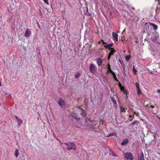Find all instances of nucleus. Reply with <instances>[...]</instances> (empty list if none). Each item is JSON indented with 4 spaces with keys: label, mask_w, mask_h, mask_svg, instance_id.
Returning <instances> with one entry per match:
<instances>
[{
    "label": "nucleus",
    "mask_w": 160,
    "mask_h": 160,
    "mask_svg": "<svg viewBox=\"0 0 160 160\" xmlns=\"http://www.w3.org/2000/svg\"><path fill=\"white\" fill-rule=\"evenodd\" d=\"M113 43H110L108 44H107L104 45V47L106 48H108L110 49L111 47L113 46Z\"/></svg>",
    "instance_id": "obj_12"
},
{
    "label": "nucleus",
    "mask_w": 160,
    "mask_h": 160,
    "mask_svg": "<svg viewBox=\"0 0 160 160\" xmlns=\"http://www.w3.org/2000/svg\"><path fill=\"white\" fill-rule=\"evenodd\" d=\"M150 107H151L152 108H153L154 107V106L152 105H150Z\"/></svg>",
    "instance_id": "obj_35"
},
{
    "label": "nucleus",
    "mask_w": 160,
    "mask_h": 160,
    "mask_svg": "<svg viewBox=\"0 0 160 160\" xmlns=\"http://www.w3.org/2000/svg\"><path fill=\"white\" fill-rule=\"evenodd\" d=\"M110 73L112 75V76H113V75H114L115 74V73L112 71Z\"/></svg>",
    "instance_id": "obj_34"
},
{
    "label": "nucleus",
    "mask_w": 160,
    "mask_h": 160,
    "mask_svg": "<svg viewBox=\"0 0 160 160\" xmlns=\"http://www.w3.org/2000/svg\"><path fill=\"white\" fill-rule=\"evenodd\" d=\"M139 123V122L137 120H135L132 123L130 124V126H133L134 125H138V124Z\"/></svg>",
    "instance_id": "obj_15"
},
{
    "label": "nucleus",
    "mask_w": 160,
    "mask_h": 160,
    "mask_svg": "<svg viewBox=\"0 0 160 160\" xmlns=\"http://www.w3.org/2000/svg\"><path fill=\"white\" fill-rule=\"evenodd\" d=\"M31 31L28 29L26 30V32L24 34L25 36L26 37H29L31 34Z\"/></svg>",
    "instance_id": "obj_7"
},
{
    "label": "nucleus",
    "mask_w": 160,
    "mask_h": 160,
    "mask_svg": "<svg viewBox=\"0 0 160 160\" xmlns=\"http://www.w3.org/2000/svg\"><path fill=\"white\" fill-rule=\"evenodd\" d=\"M137 93L138 95H141L142 93V92L141 91L140 89V88L137 89Z\"/></svg>",
    "instance_id": "obj_20"
},
{
    "label": "nucleus",
    "mask_w": 160,
    "mask_h": 160,
    "mask_svg": "<svg viewBox=\"0 0 160 160\" xmlns=\"http://www.w3.org/2000/svg\"><path fill=\"white\" fill-rule=\"evenodd\" d=\"M133 71L134 73L135 74H136V72H137V71L135 68L134 66L133 67Z\"/></svg>",
    "instance_id": "obj_24"
},
{
    "label": "nucleus",
    "mask_w": 160,
    "mask_h": 160,
    "mask_svg": "<svg viewBox=\"0 0 160 160\" xmlns=\"http://www.w3.org/2000/svg\"><path fill=\"white\" fill-rule=\"evenodd\" d=\"M19 155L18 150V149H16L15 151V156L17 158Z\"/></svg>",
    "instance_id": "obj_18"
},
{
    "label": "nucleus",
    "mask_w": 160,
    "mask_h": 160,
    "mask_svg": "<svg viewBox=\"0 0 160 160\" xmlns=\"http://www.w3.org/2000/svg\"><path fill=\"white\" fill-rule=\"evenodd\" d=\"M90 122L88 123V125L91 126H95L98 123V122L96 120H92L91 121L89 120Z\"/></svg>",
    "instance_id": "obj_6"
},
{
    "label": "nucleus",
    "mask_w": 160,
    "mask_h": 160,
    "mask_svg": "<svg viewBox=\"0 0 160 160\" xmlns=\"http://www.w3.org/2000/svg\"><path fill=\"white\" fill-rule=\"evenodd\" d=\"M112 153H113V156H116V155H115V154H114L113 152H112Z\"/></svg>",
    "instance_id": "obj_39"
},
{
    "label": "nucleus",
    "mask_w": 160,
    "mask_h": 160,
    "mask_svg": "<svg viewBox=\"0 0 160 160\" xmlns=\"http://www.w3.org/2000/svg\"><path fill=\"white\" fill-rule=\"evenodd\" d=\"M132 9H134V8H132Z\"/></svg>",
    "instance_id": "obj_44"
},
{
    "label": "nucleus",
    "mask_w": 160,
    "mask_h": 160,
    "mask_svg": "<svg viewBox=\"0 0 160 160\" xmlns=\"http://www.w3.org/2000/svg\"><path fill=\"white\" fill-rule=\"evenodd\" d=\"M112 101H113V102L114 103H116V101L115 100L113 101V100H112Z\"/></svg>",
    "instance_id": "obj_38"
},
{
    "label": "nucleus",
    "mask_w": 160,
    "mask_h": 160,
    "mask_svg": "<svg viewBox=\"0 0 160 160\" xmlns=\"http://www.w3.org/2000/svg\"><path fill=\"white\" fill-rule=\"evenodd\" d=\"M15 118H16V119H17V120H18V119H19V118H18V117L16 116H15Z\"/></svg>",
    "instance_id": "obj_37"
},
{
    "label": "nucleus",
    "mask_w": 160,
    "mask_h": 160,
    "mask_svg": "<svg viewBox=\"0 0 160 160\" xmlns=\"http://www.w3.org/2000/svg\"><path fill=\"white\" fill-rule=\"evenodd\" d=\"M80 75H81L80 74V73H78L76 74L75 75V76L76 78H78L80 76Z\"/></svg>",
    "instance_id": "obj_25"
},
{
    "label": "nucleus",
    "mask_w": 160,
    "mask_h": 160,
    "mask_svg": "<svg viewBox=\"0 0 160 160\" xmlns=\"http://www.w3.org/2000/svg\"><path fill=\"white\" fill-rule=\"evenodd\" d=\"M72 116L73 118L79 121L80 119V118L78 117L77 115H75L74 113L72 114Z\"/></svg>",
    "instance_id": "obj_13"
},
{
    "label": "nucleus",
    "mask_w": 160,
    "mask_h": 160,
    "mask_svg": "<svg viewBox=\"0 0 160 160\" xmlns=\"http://www.w3.org/2000/svg\"><path fill=\"white\" fill-rule=\"evenodd\" d=\"M125 158L128 160H133V157L131 152H127L124 154Z\"/></svg>",
    "instance_id": "obj_2"
},
{
    "label": "nucleus",
    "mask_w": 160,
    "mask_h": 160,
    "mask_svg": "<svg viewBox=\"0 0 160 160\" xmlns=\"http://www.w3.org/2000/svg\"><path fill=\"white\" fill-rule=\"evenodd\" d=\"M158 118L159 119V121H160V117H159Z\"/></svg>",
    "instance_id": "obj_43"
},
{
    "label": "nucleus",
    "mask_w": 160,
    "mask_h": 160,
    "mask_svg": "<svg viewBox=\"0 0 160 160\" xmlns=\"http://www.w3.org/2000/svg\"><path fill=\"white\" fill-rule=\"evenodd\" d=\"M150 24L151 25L152 27H153L154 29V30H156L158 28V26L157 25L154 24V23H150Z\"/></svg>",
    "instance_id": "obj_16"
},
{
    "label": "nucleus",
    "mask_w": 160,
    "mask_h": 160,
    "mask_svg": "<svg viewBox=\"0 0 160 160\" xmlns=\"http://www.w3.org/2000/svg\"><path fill=\"white\" fill-rule=\"evenodd\" d=\"M17 121L18 122V125H20L22 123V121L20 118L18 119V120H17Z\"/></svg>",
    "instance_id": "obj_21"
},
{
    "label": "nucleus",
    "mask_w": 160,
    "mask_h": 160,
    "mask_svg": "<svg viewBox=\"0 0 160 160\" xmlns=\"http://www.w3.org/2000/svg\"><path fill=\"white\" fill-rule=\"evenodd\" d=\"M157 92L158 93H160V89H158L157 90Z\"/></svg>",
    "instance_id": "obj_36"
},
{
    "label": "nucleus",
    "mask_w": 160,
    "mask_h": 160,
    "mask_svg": "<svg viewBox=\"0 0 160 160\" xmlns=\"http://www.w3.org/2000/svg\"><path fill=\"white\" fill-rule=\"evenodd\" d=\"M102 98H103V96H102V95H101V97L100 98V102H102Z\"/></svg>",
    "instance_id": "obj_33"
},
{
    "label": "nucleus",
    "mask_w": 160,
    "mask_h": 160,
    "mask_svg": "<svg viewBox=\"0 0 160 160\" xmlns=\"http://www.w3.org/2000/svg\"><path fill=\"white\" fill-rule=\"evenodd\" d=\"M129 117L130 118H132V119H131L130 120V121H132V120L133 118H134V115H129Z\"/></svg>",
    "instance_id": "obj_31"
},
{
    "label": "nucleus",
    "mask_w": 160,
    "mask_h": 160,
    "mask_svg": "<svg viewBox=\"0 0 160 160\" xmlns=\"http://www.w3.org/2000/svg\"><path fill=\"white\" fill-rule=\"evenodd\" d=\"M113 78H114V79L115 80V81H118V79L116 78V76L115 75H115H113Z\"/></svg>",
    "instance_id": "obj_30"
},
{
    "label": "nucleus",
    "mask_w": 160,
    "mask_h": 160,
    "mask_svg": "<svg viewBox=\"0 0 160 160\" xmlns=\"http://www.w3.org/2000/svg\"><path fill=\"white\" fill-rule=\"evenodd\" d=\"M108 71L110 73L112 71V70H111L110 67V65L109 64H108Z\"/></svg>",
    "instance_id": "obj_22"
},
{
    "label": "nucleus",
    "mask_w": 160,
    "mask_h": 160,
    "mask_svg": "<svg viewBox=\"0 0 160 160\" xmlns=\"http://www.w3.org/2000/svg\"><path fill=\"white\" fill-rule=\"evenodd\" d=\"M89 71L91 73H94L96 71V68L93 64H91L89 66Z\"/></svg>",
    "instance_id": "obj_3"
},
{
    "label": "nucleus",
    "mask_w": 160,
    "mask_h": 160,
    "mask_svg": "<svg viewBox=\"0 0 160 160\" xmlns=\"http://www.w3.org/2000/svg\"><path fill=\"white\" fill-rule=\"evenodd\" d=\"M112 35L113 38H114L116 42H118V35L116 33L113 32H112Z\"/></svg>",
    "instance_id": "obj_10"
},
{
    "label": "nucleus",
    "mask_w": 160,
    "mask_h": 160,
    "mask_svg": "<svg viewBox=\"0 0 160 160\" xmlns=\"http://www.w3.org/2000/svg\"><path fill=\"white\" fill-rule=\"evenodd\" d=\"M128 140L127 139H124L121 142V144L122 145H124L128 143Z\"/></svg>",
    "instance_id": "obj_14"
},
{
    "label": "nucleus",
    "mask_w": 160,
    "mask_h": 160,
    "mask_svg": "<svg viewBox=\"0 0 160 160\" xmlns=\"http://www.w3.org/2000/svg\"><path fill=\"white\" fill-rule=\"evenodd\" d=\"M120 89L122 91H124V88L123 86H121L120 87Z\"/></svg>",
    "instance_id": "obj_28"
},
{
    "label": "nucleus",
    "mask_w": 160,
    "mask_h": 160,
    "mask_svg": "<svg viewBox=\"0 0 160 160\" xmlns=\"http://www.w3.org/2000/svg\"><path fill=\"white\" fill-rule=\"evenodd\" d=\"M138 160H144V154L143 152H141L138 157Z\"/></svg>",
    "instance_id": "obj_11"
},
{
    "label": "nucleus",
    "mask_w": 160,
    "mask_h": 160,
    "mask_svg": "<svg viewBox=\"0 0 160 160\" xmlns=\"http://www.w3.org/2000/svg\"><path fill=\"white\" fill-rule=\"evenodd\" d=\"M58 103L62 107L65 104L64 101L61 98L59 99Z\"/></svg>",
    "instance_id": "obj_8"
},
{
    "label": "nucleus",
    "mask_w": 160,
    "mask_h": 160,
    "mask_svg": "<svg viewBox=\"0 0 160 160\" xmlns=\"http://www.w3.org/2000/svg\"><path fill=\"white\" fill-rule=\"evenodd\" d=\"M65 144L68 146V147H67V148L68 149H73L74 150L76 149V145L73 143L68 142L67 143H65Z\"/></svg>",
    "instance_id": "obj_1"
},
{
    "label": "nucleus",
    "mask_w": 160,
    "mask_h": 160,
    "mask_svg": "<svg viewBox=\"0 0 160 160\" xmlns=\"http://www.w3.org/2000/svg\"><path fill=\"white\" fill-rule=\"evenodd\" d=\"M97 62L98 66H99L102 64V61L101 58H98L97 59Z\"/></svg>",
    "instance_id": "obj_9"
},
{
    "label": "nucleus",
    "mask_w": 160,
    "mask_h": 160,
    "mask_svg": "<svg viewBox=\"0 0 160 160\" xmlns=\"http://www.w3.org/2000/svg\"><path fill=\"white\" fill-rule=\"evenodd\" d=\"M110 52L109 53L108 57V60L110 59L111 56L113 55L114 53L116 52L114 48H111L110 49Z\"/></svg>",
    "instance_id": "obj_5"
},
{
    "label": "nucleus",
    "mask_w": 160,
    "mask_h": 160,
    "mask_svg": "<svg viewBox=\"0 0 160 160\" xmlns=\"http://www.w3.org/2000/svg\"><path fill=\"white\" fill-rule=\"evenodd\" d=\"M116 133L115 132L111 133L107 136V137H108L111 136H115Z\"/></svg>",
    "instance_id": "obj_19"
},
{
    "label": "nucleus",
    "mask_w": 160,
    "mask_h": 160,
    "mask_svg": "<svg viewBox=\"0 0 160 160\" xmlns=\"http://www.w3.org/2000/svg\"><path fill=\"white\" fill-rule=\"evenodd\" d=\"M87 15L89 16L91 15V14L88 12V9L87 8V10L86 11V13H85Z\"/></svg>",
    "instance_id": "obj_23"
},
{
    "label": "nucleus",
    "mask_w": 160,
    "mask_h": 160,
    "mask_svg": "<svg viewBox=\"0 0 160 160\" xmlns=\"http://www.w3.org/2000/svg\"><path fill=\"white\" fill-rule=\"evenodd\" d=\"M130 56H129V55L127 56L126 57V59L127 61H128L129 59L130 58Z\"/></svg>",
    "instance_id": "obj_27"
},
{
    "label": "nucleus",
    "mask_w": 160,
    "mask_h": 160,
    "mask_svg": "<svg viewBox=\"0 0 160 160\" xmlns=\"http://www.w3.org/2000/svg\"><path fill=\"white\" fill-rule=\"evenodd\" d=\"M146 107H148V108H149V106H148V104L146 106Z\"/></svg>",
    "instance_id": "obj_41"
},
{
    "label": "nucleus",
    "mask_w": 160,
    "mask_h": 160,
    "mask_svg": "<svg viewBox=\"0 0 160 160\" xmlns=\"http://www.w3.org/2000/svg\"><path fill=\"white\" fill-rule=\"evenodd\" d=\"M135 85L137 89L140 88L139 87V84L138 82L135 83Z\"/></svg>",
    "instance_id": "obj_26"
},
{
    "label": "nucleus",
    "mask_w": 160,
    "mask_h": 160,
    "mask_svg": "<svg viewBox=\"0 0 160 160\" xmlns=\"http://www.w3.org/2000/svg\"><path fill=\"white\" fill-rule=\"evenodd\" d=\"M156 108H158V106H157Z\"/></svg>",
    "instance_id": "obj_42"
},
{
    "label": "nucleus",
    "mask_w": 160,
    "mask_h": 160,
    "mask_svg": "<svg viewBox=\"0 0 160 160\" xmlns=\"http://www.w3.org/2000/svg\"><path fill=\"white\" fill-rule=\"evenodd\" d=\"M44 2H45L47 4H48V0H43Z\"/></svg>",
    "instance_id": "obj_32"
},
{
    "label": "nucleus",
    "mask_w": 160,
    "mask_h": 160,
    "mask_svg": "<svg viewBox=\"0 0 160 160\" xmlns=\"http://www.w3.org/2000/svg\"><path fill=\"white\" fill-rule=\"evenodd\" d=\"M102 41L103 42V44H104L105 43L104 42V41H103L102 40Z\"/></svg>",
    "instance_id": "obj_40"
},
{
    "label": "nucleus",
    "mask_w": 160,
    "mask_h": 160,
    "mask_svg": "<svg viewBox=\"0 0 160 160\" xmlns=\"http://www.w3.org/2000/svg\"><path fill=\"white\" fill-rule=\"evenodd\" d=\"M120 112H125L126 111V110H127L126 108H124L121 106H120Z\"/></svg>",
    "instance_id": "obj_17"
},
{
    "label": "nucleus",
    "mask_w": 160,
    "mask_h": 160,
    "mask_svg": "<svg viewBox=\"0 0 160 160\" xmlns=\"http://www.w3.org/2000/svg\"><path fill=\"white\" fill-rule=\"evenodd\" d=\"M78 109H79V111L80 112L81 115L84 117H85L86 115L85 110L80 107L78 108Z\"/></svg>",
    "instance_id": "obj_4"
},
{
    "label": "nucleus",
    "mask_w": 160,
    "mask_h": 160,
    "mask_svg": "<svg viewBox=\"0 0 160 160\" xmlns=\"http://www.w3.org/2000/svg\"><path fill=\"white\" fill-rule=\"evenodd\" d=\"M134 114H135V115L139 117V113L138 112H134Z\"/></svg>",
    "instance_id": "obj_29"
}]
</instances>
